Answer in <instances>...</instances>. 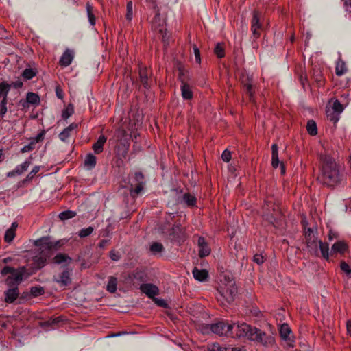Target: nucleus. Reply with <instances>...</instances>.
Returning <instances> with one entry per match:
<instances>
[{
	"instance_id": "f257e3e1",
	"label": "nucleus",
	"mask_w": 351,
	"mask_h": 351,
	"mask_svg": "<svg viewBox=\"0 0 351 351\" xmlns=\"http://www.w3.org/2000/svg\"><path fill=\"white\" fill-rule=\"evenodd\" d=\"M321 160L323 163L322 168L317 179L322 184L334 188L342 180V174L340 173L339 166L330 156H322Z\"/></svg>"
},
{
	"instance_id": "2f4dec72",
	"label": "nucleus",
	"mask_w": 351,
	"mask_h": 351,
	"mask_svg": "<svg viewBox=\"0 0 351 351\" xmlns=\"http://www.w3.org/2000/svg\"><path fill=\"white\" fill-rule=\"evenodd\" d=\"M10 86L9 84L5 82H2L0 83V97H3V99H7L8 94L10 90Z\"/></svg>"
},
{
	"instance_id": "c756f323",
	"label": "nucleus",
	"mask_w": 351,
	"mask_h": 351,
	"mask_svg": "<svg viewBox=\"0 0 351 351\" xmlns=\"http://www.w3.org/2000/svg\"><path fill=\"white\" fill-rule=\"evenodd\" d=\"M144 184H131L130 185V195L133 198H135L143 189Z\"/></svg>"
},
{
	"instance_id": "6ab92c4d",
	"label": "nucleus",
	"mask_w": 351,
	"mask_h": 351,
	"mask_svg": "<svg viewBox=\"0 0 351 351\" xmlns=\"http://www.w3.org/2000/svg\"><path fill=\"white\" fill-rule=\"evenodd\" d=\"M348 250V245L344 241H337L331 247L330 256L337 253L343 254Z\"/></svg>"
},
{
	"instance_id": "9d476101",
	"label": "nucleus",
	"mask_w": 351,
	"mask_h": 351,
	"mask_svg": "<svg viewBox=\"0 0 351 351\" xmlns=\"http://www.w3.org/2000/svg\"><path fill=\"white\" fill-rule=\"evenodd\" d=\"M180 74L179 78L182 82L181 85V94L182 97L185 100H191L193 97V93L191 90V86L184 82V79L183 78L184 71L180 68L179 69Z\"/></svg>"
},
{
	"instance_id": "58836bf2",
	"label": "nucleus",
	"mask_w": 351,
	"mask_h": 351,
	"mask_svg": "<svg viewBox=\"0 0 351 351\" xmlns=\"http://www.w3.org/2000/svg\"><path fill=\"white\" fill-rule=\"evenodd\" d=\"M214 52L218 58H222L225 56L224 48L222 43L216 44Z\"/></svg>"
},
{
	"instance_id": "7c9ffc66",
	"label": "nucleus",
	"mask_w": 351,
	"mask_h": 351,
	"mask_svg": "<svg viewBox=\"0 0 351 351\" xmlns=\"http://www.w3.org/2000/svg\"><path fill=\"white\" fill-rule=\"evenodd\" d=\"M117 279L114 276H110L106 285V290L111 293L117 291Z\"/></svg>"
},
{
	"instance_id": "72a5a7b5",
	"label": "nucleus",
	"mask_w": 351,
	"mask_h": 351,
	"mask_svg": "<svg viewBox=\"0 0 351 351\" xmlns=\"http://www.w3.org/2000/svg\"><path fill=\"white\" fill-rule=\"evenodd\" d=\"M86 8L89 23L92 26H93L95 25V17L93 12V7L89 3H87Z\"/></svg>"
},
{
	"instance_id": "f03ea898",
	"label": "nucleus",
	"mask_w": 351,
	"mask_h": 351,
	"mask_svg": "<svg viewBox=\"0 0 351 351\" xmlns=\"http://www.w3.org/2000/svg\"><path fill=\"white\" fill-rule=\"evenodd\" d=\"M250 341L260 344L266 348H271L276 346V339L273 332L267 333L265 331L256 328L254 330V334Z\"/></svg>"
},
{
	"instance_id": "20e7f679",
	"label": "nucleus",
	"mask_w": 351,
	"mask_h": 351,
	"mask_svg": "<svg viewBox=\"0 0 351 351\" xmlns=\"http://www.w3.org/2000/svg\"><path fill=\"white\" fill-rule=\"evenodd\" d=\"M232 325H233L232 331L234 332V337H246L250 340H251L253 336L254 330L256 328V327H253L246 323H233Z\"/></svg>"
},
{
	"instance_id": "a878e982",
	"label": "nucleus",
	"mask_w": 351,
	"mask_h": 351,
	"mask_svg": "<svg viewBox=\"0 0 351 351\" xmlns=\"http://www.w3.org/2000/svg\"><path fill=\"white\" fill-rule=\"evenodd\" d=\"M272 149V160L271 165L274 168H277L280 164L278 158V148L276 144H273L271 146Z\"/></svg>"
},
{
	"instance_id": "e433bc0d",
	"label": "nucleus",
	"mask_w": 351,
	"mask_h": 351,
	"mask_svg": "<svg viewBox=\"0 0 351 351\" xmlns=\"http://www.w3.org/2000/svg\"><path fill=\"white\" fill-rule=\"evenodd\" d=\"M339 113L330 110V109L326 110L327 119L332 121L333 123H336L339 120Z\"/></svg>"
},
{
	"instance_id": "ea45409f",
	"label": "nucleus",
	"mask_w": 351,
	"mask_h": 351,
	"mask_svg": "<svg viewBox=\"0 0 351 351\" xmlns=\"http://www.w3.org/2000/svg\"><path fill=\"white\" fill-rule=\"evenodd\" d=\"M164 250V247L159 242H154L150 246V251L154 254L160 253Z\"/></svg>"
},
{
	"instance_id": "473e14b6",
	"label": "nucleus",
	"mask_w": 351,
	"mask_h": 351,
	"mask_svg": "<svg viewBox=\"0 0 351 351\" xmlns=\"http://www.w3.org/2000/svg\"><path fill=\"white\" fill-rule=\"evenodd\" d=\"M37 73L38 72L36 69L27 68L23 71L21 76L25 80H29L32 79L34 76H36Z\"/></svg>"
},
{
	"instance_id": "5fc2aeb1",
	"label": "nucleus",
	"mask_w": 351,
	"mask_h": 351,
	"mask_svg": "<svg viewBox=\"0 0 351 351\" xmlns=\"http://www.w3.org/2000/svg\"><path fill=\"white\" fill-rule=\"evenodd\" d=\"M332 111H334V112H338V113H341L343 112V106L342 104L340 103L339 101L338 100H335L333 103V105H332V109L330 110Z\"/></svg>"
},
{
	"instance_id": "2eb2a0df",
	"label": "nucleus",
	"mask_w": 351,
	"mask_h": 351,
	"mask_svg": "<svg viewBox=\"0 0 351 351\" xmlns=\"http://www.w3.org/2000/svg\"><path fill=\"white\" fill-rule=\"evenodd\" d=\"M53 280L60 284L62 287L69 285L71 283V272L69 269H65L60 275V278L58 279L54 278Z\"/></svg>"
},
{
	"instance_id": "1a4fd4ad",
	"label": "nucleus",
	"mask_w": 351,
	"mask_h": 351,
	"mask_svg": "<svg viewBox=\"0 0 351 351\" xmlns=\"http://www.w3.org/2000/svg\"><path fill=\"white\" fill-rule=\"evenodd\" d=\"M25 272V267H22L19 268V272H15L12 276H9L5 280V284L9 288L18 287L19 284L23 280V276Z\"/></svg>"
},
{
	"instance_id": "ddd939ff",
	"label": "nucleus",
	"mask_w": 351,
	"mask_h": 351,
	"mask_svg": "<svg viewBox=\"0 0 351 351\" xmlns=\"http://www.w3.org/2000/svg\"><path fill=\"white\" fill-rule=\"evenodd\" d=\"M140 290L148 298L154 299L159 293V289L157 286L152 283H144L140 286Z\"/></svg>"
},
{
	"instance_id": "0eeeda50",
	"label": "nucleus",
	"mask_w": 351,
	"mask_h": 351,
	"mask_svg": "<svg viewBox=\"0 0 351 351\" xmlns=\"http://www.w3.org/2000/svg\"><path fill=\"white\" fill-rule=\"evenodd\" d=\"M279 334L281 339L285 342L287 348H293L295 346V338L292 335V331L287 324L280 325Z\"/></svg>"
},
{
	"instance_id": "680f3d73",
	"label": "nucleus",
	"mask_w": 351,
	"mask_h": 351,
	"mask_svg": "<svg viewBox=\"0 0 351 351\" xmlns=\"http://www.w3.org/2000/svg\"><path fill=\"white\" fill-rule=\"evenodd\" d=\"M35 143L32 141H30V143L26 145H25L21 149V152L22 153H25L30 152L33 150L35 148Z\"/></svg>"
},
{
	"instance_id": "6e6552de",
	"label": "nucleus",
	"mask_w": 351,
	"mask_h": 351,
	"mask_svg": "<svg viewBox=\"0 0 351 351\" xmlns=\"http://www.w3.org/2000/svg\"><path fill=\"white\" fill-rule=\"evenodd\" d=\"M34 245L38 247L39 254L47 259H49L53 254V250L48 243V237H44L37 239Z\"/></svg>"
},
{
	"instance_id": "37998d69",
	"label": "nucleus",
	"mask_w": 351,
	"mask_h": 351,
	"mask_svg": "<svg viewBox=\"0 0 351 351\" xmlns=\"http://www.w3.org/2000/svg\"><path fill=\"white\" fill-rule=\"evenodd\" d=\"M45 293L43 287L40 286L32 287L30 289V293L33 297H37L43 295Z\"/></svg>"
},
{
	"instance_id": "e2e57ef3",
	"label": "nucleus",
	"mask_w": 351,
	"mask_h": 351,
	"mask_svg": "<svg viewBox=\"0 0 351 351\" xmlns=\"http://www.w3.org/2000/svg\"><path fill=\"white\" fill-rule=\"evenodd\" d=\"M48 243H49L50 247L53 250L54 252L58 250H59L60 247H61L60 241H56V242H52L50 240V238L48 237Z\"/></svg>"
},
{
	"instance_id": "423d86ee",
	"label": "nucleus",
	"mask_w": 351,
	"mask_h": 351,
	"mask_svg": "<svg viewBox=\"0 0 351 351\" xmlns=\"http://www.w3.org/2000/svg\"><path fill=\"white\" fill-rule=\"evenodd\" d=\"M233 325L224 321H219L213 324V333L219 336H230L234 337L232 331Z\"/></svg>"
},
{
	"instance_id": "a18cd8bd",
	"label": "nucleus",
	"mask_w": 351,
	"mask_h": 351,
	"mask_svg": "<svg viewBox=\"0 0 351 351\" xmlns=\"http://www.w3.org/2000/svg\"><path fill=\"white\" fill-rule=\"evenodd\" d=\"M61 320L62 319L60 317L54 319H51L47 321L42 322L41 326L44 328H48L53 325L58 324Z\"/></svg>"
},
{
	"instance_id": "13d9d810",
	"label": "nucleus",
	"mask_w": 351,
	"mask_h": 351,
	"mask_svg": "<svg viewBox=\"0 0 351 351\" xmlns=\"http://www.w3.org/2000/svg\"><path fill=\"white\" fill-rule=\"evenodd\" d=\"M241 82L243 85L252 83V76L243 73L241 77Z\"/></svg>"
},
{
	"instance_id": "4468645a",
	"label": "nucleus",
	"mask_w": 351,
	"mask_h": 351,
	"mask_svg": "<svg viewBox=\"0 0 351 351\" xmlns=\"http://www.w3.org/2000/svg\"><path fill=\"white\" fill-rule=\"evenodd\" d=\"M197 244L199 257H206L210 254V248L208 247L207 242L203 237H199Z\"/></svg>"
},
{
	"instance_id": "6e6d98bb",
	"label": "nucleus",
	"mask_w": 351,
	"mask_h": 351,
	"mask_svg": "<svg viewBox=\"0 0 351 351\" xmlns=\"http://www.w3.org/2000/svg\"><path fill=\"white\" fill-rule=\"evenodd\" d=\"M243 86L245 88L246 94L249 95L250 99L252 100L254 95L252 83L244 84Z\"/></svg>"
},
{
	"instance_id": "f704fd0d",
	"label": "nucleus",
	"mask_w": 351,
	"mask_h": 351,
	"mask_svg": "<svg viewBox=\"0 0 351 351\" xmlns=\"http://www.w3.org/2000/svg\"><path fill=\"white\" fill-rule=\"evenodd\" d=\"M306 130L309 134L315 136L317 134V124L315 121L309 120L306 124Z\"/></svg>"
},
{
	"instance_id": "052dcab7",
	"label": "nucleus",
	"mask_w": 351,
	"mask_h": 351,
	"mask_svg": "<svg viewBox=\"0 0 351 351\" xmlns=\"http://www.w3.org/2000/svg\"><path fill=\"white\" fill-rule=\"evenodd\" d=\"M70 136L71 132H69L65 128L62 132L60 133L59 138L62 141L65 142Z\"/></svg>"
},
{
	"instance_id": "338daca9",
	"label": "nucleus",
	"mask_w": 351,
	"mask_h": 351,
	"mask_svg": "<svg viewBox=\"0 0 351 351\" xmlns=\"http://www.w3.org/2000/svg\"><path fill=\"white\" fill-rule=\"evenodd\" d=\"M221 158L224 162H229L231 159V153L228 149L223 151L221 154Z\"/></svg>"
},
{
	"instance_id": "39448f33",
	"label": "nucleus",
	"mask_w": 351,
	"mask_h": 351,
	"mask_svg": "<svg viewBox=\"0 0 351 351\" xmlns=\"http://www.w3.org/2000/svg\"><path fill=\"white\" fill-rule=\"evenodd\" d=\"M264 29L262 14L260 12L254 10L252 12L251 20V31L254 39L261 36V32Z\"/></svg>"
},
{
	"instance_id": "4c0bfd02",
	"label": "nucleus",
	"mask_w": 351,
	"mask_h": 351,
	"mask_svg": "<svg viewBox=\"0 0 351 351\" xmlns=\"http://www.w3.org/2000/svg\"><path fill=\"white\" fill-rule=\"evenodd\" d=\"M75 216H76V213L74 212V211L70 210L61 212L59 214V218L62 221H64V220H67V219H71V218H73V217H74Z\"/></svg>"
},
{
	"instance_id": "69168bd1",
	"label": "nucleus",
	"mask_w": 351,
	"mask_h": 351,
	"mask_svg": "<svg viewBox=\"0 0 351 351\" xmlns=\"http://www.w3.org/2000/svg\"><path fill=\"white\" fill-rule=\"evenodd\" d=\"M253 261L260 265L264 263L265 258L262 254H255L253 257Z\"/></svg>"
},
{
	"instance_id": "864d4df0",
	"label": "nucleus",
	"mask_w": 351,
	"mask_h": 351,
	"mask_svg": "<svg viewBox=\"0 0 351 351\" xmlns=\"http://www.w3.org/2000/svg\"><path fill=\"white\" fill-rule=\"evenodd\" d=\"M19 268L18 269H16L12 267L5 266L2 269L1 273L2 275H6V274H10V276H12L13 274H14L15 272H19Z\"/></svg>"
},
{
	"instance_id": "393cba45",
	"label": "nucleus",
	"mask_w": 351,
	"mask_h": 351,
	"mask_svg": "<svg viewBox=\"0 0 351 351\" xmlns=\"http://www.w3.org/2000/svg\"><path fill=\"white\" fill-rule=\"evenodd\" d=\"M319 248L322 257L324 259L328 260L330 255L328 244L327 243L322 242V241H319Z\"/></svg>"
},
{
	"instance_id": "bb28decb",
	"label": "nucleus",
	"mask_w": 351,
	"mask_h": 351,
	"mask_svg": "<svg viewBox=\"0 0 351 351\" xmlns=\"http://www.w3.org/2000/svg\"><path fill=\"white\" fill-rule=\"evenodd\" d=\"M348 69L346 66V63L341 59L337 62L336 68H335V73L338 76H341L347 72Z\"/></svg>"
},
{
	"instance_id": "c9c22d12",
	"label": "nucleus",
	"mask_w": 351,
	"mask_h": 351,
	"mask_svg": "<svg viewBox=\"0 0 351 351\" xmlns=\"http://www.w3.org/2000/svg\"><path fill=\"white\" fill-rule=\"evenodd\" d=\"M27 102L31 104H38L40 102L39 96L34 93L29 92L27 94L26 96Z\"/></svg>"
},
{
	"instance_id": "c85d7f7f",
	"label": "nucleus",
	"mask_w": 351,
	"mask_h": 351,
	"mask_svg": "<svg viewBox=\"0 0 351 351\" xmlns=\"http://www.w3.org/2000/svg\"><path fill=\"white\" fill-rule=\"evenodd\" d=\"M47 260V258L39 254L34 258V267L38 269H41L46 265Z\"/></svg>"
},
{
	"instance_id": "dca6fc26",
	"label": "nucleus",
	"mask_w": 351,
	"mask_h": 351,
	"mask_svg": "<svg viewBox=\"0 0 351 351\" xmlns=\"http://www.w3.org/2000/svg\"><path fill=\"white\" fill-rule=\"evenodd\" d=\"M150 73L147 68H141L139 70L140 81L144 88L148 89L151 86V81L149 79Z\"/></svg>"
},
{
	"instance_id": "774afa93",
	"label": "nucleus",
	"mask_w": 351,
	"mask_h": 351,
	"mask_svg": "<svg viewBox=\"0 0 351 351\" xmlns=\"http://www.w3.org/2000/svg\"><path fill=\"white\" fill-rule=\"evenodd\" d=\"M210 350L211 351H224L225 347H221L219 343H215L210 346Z\"/></svg>"
},
{
	"instance_id": "bf43d9fd",
	"label": "nucleus",
	"mask_w": 351,
	"mask_h": 351,
	"mask_svg": "<svg viewBox=\"0 0 351 351\" xmlns=\"http://www.w3.org/2000/svg\"><path fill=\"white\" fill-rule=\"evenodd\" d=\"M7 99H2L0 104V118H3L7 112Z\"/></svg>"
},
{
	"instance_id": "7ed1b4c3",
	"label": "nucleus",
	"mask_w": 351,
	"mask_h": 351,
	"mask_svg": "<svg viewBox=\"0 0 351 351\" xmlns=\"http://www.w3.org/2000/svg\"><path fill=\"white\" fill-rule=\"evenodd\" d=\"M219 295L217 300L223 304L226 302L228 304L232 303L237 294V287L234 280H229L224 287H221L217 290Z\"/></svg>"
},
{
	"instance_id": "8fccbe9b",
	"label": "nucleus",
	"mask_w": 351,
	"mask_h": 351,
	"mask_svg": "<svg viewBox=\"0 0 351 351\" xmlns=\"http://www.w3.org/2000/svg\"><path fill=\"white\" fill-rule=\"evenodd\" d=\"M115 136L118 141H120L121 138H126V137L131 136V135L128 134L124 129L119 128L116 130Z\"/></svg>"
},
{
	"instance_id": "f3484780",
	"label": "nucleus",
	"mask_w": 351,
	"mask_h": 351,
	"mask_svg": "<svg viewBox=\"0 0 351 351\" xmlns=\"http://www.w3.org/2000/svg\"><path fill=\"white\" fill-rule=\"evenodd\" d=\"M267 208H264L265 212L264 213V216L265 219L271 224H275L277 223V220L278 217L280 216V213L278 211H276L275 208H273V213H270L269 210V205H267Z\"/></svg>"
},
{
	"instance_id": "3c124183",
	"label": "nucleus",
	"mask_w": 351,
	"mask_h": 351,
	"mask_svg": "<svg viewBox=\"0 0 351 351\" xmlns=\"http://www.w3.org/2000/svg\"><path fill=\"white\" fill-rule=\"evenodd\" d=\"M16 233L12 230L8 229L5 233L4 240L7 243H10L15 237Z\"/></svg>"
},
{
	"instance_id": "603ef678",
	"label": "nucleus",
	"mask_w": 351,
	"mask_h": 351,
	"mask_svg": "<svg viewBox=\"0 0 351 351\" xmlns=\"http://www.w3.org/2000/svg\"><path fill=\"white\" fill-rule=\"evenodd\" d=\"M134 182L135 184H141L145 185L143 174L140 171L136 172L134 176Z\"/></svg>"
},
{
	"instance_id": "aec40b11",
	"label": "nucleus",
	"mask_w": 351,
	"mask_h": 351,
	"mask_svg": "<svg viewBox=\"0 0 351 351\" xmlns=\"http://www.w3.org/2000/svg\"><path fill=\"white\" fill-rule=\"evenodd\" d=\"M73 59V52L71 50L66 49L60 58V64L63 66H68L71 64Z\"/></svg>"
},
{
	"instance_id": "a211bd4d",
	"label": "nucleus",
	"mask_w": 351,
	"mask_h": 351,
	"mask_svg": "<svg viewBox=\"0 0 351 351\" xmlns=\"http://www.w3.org/2000/svg\"><path fill=\"white\" fill-rule=\"evenodd\" d=\"M19 295V290L18 287L9 288L5 291V302L7 303H13Z\"/></svg>"
},
{
	"instance_id": "5701e85b",
	"label": "nucleus",
	"mask_w": 351,
	"mask_h": 351,
	"mask_svg": "<svg viewBox=\"0 0 351 351\" xmlns=\"http://www.w3.org/2000/svg\"><path fill=\"white\" fill-rule=\"evenodd\" d=\"M53 262L56 264H61V263H66L69 264L71 263L72 259L70 256L65 254L59 253L56 256H54L53 258Z\"/></svg>"
},
{
	"instance_id": "a19ab883",
	"label": "nucleus",
	"mask_w": 351,
	"mask_h": 351,
	"mask_svg": "<svg viewBox=\"0 0 351 351\" xmlns=\"http://www.w3.org/2000/svg\"><path fill=\"white\" fill-rule=\"evenodd\" d=\"M183 200L189 206H193L196 203V198L189 193L184 194Z\"/></svg>"
},
{
	"instance_id": "4d7b16f0",
	"label": "nucleus",
	"mask_w": 351,
	"mask_h": 351,
	"mask_svg": "<svg viewBox=\"0 0 351 351\" xmlns=\"http://www.w3.org/2000/svg\"><path fill=\"white\" fill-rule=\"evenodd\" d=\"M243 86L245 88L246 94L249 95L250 99L252 100L254 95L252 83L244 84Z\"/></svg>"
},
{
	"instance_id": "b1692460",
	"label": "nucleus",
	"mask_w": 351,
	"mask_h": 351,
	"mask_svg": "<svg viewBox=\"0 0 351 351\" xmlns=\"http://www.w3.org/2000/svg\"><path fill=\"white\" fill-rule=\"evenodd\" d=\"M96 160V157L93 154H88L84 161V166L90 170L95 167Z\"/></svg>"
},
{
	"instance_id": "0e129e2a",
	"label": "nucleus",
	"mask_w": 351,
	"mask_h": 351,
	"mask_svg": "<svg viewBox=\"0 0 351 351\" xmlns=\"http://www.w3.org/2000/svg\"><path fill=\"white\" fill-rule=\"evenodd\" d=\"M340 267L341 270L345 272L348 276L350 275L351 274V269L348 264H347L346 262L342 261L340 265Z\"/></svg>"
},
{
	"instance_id": "9b49d317",
	"label": "nucleus",
	"mask_w": 351,
	"mask_h": 351,
	"mask_svg": "<svg viewBox=\"0 0 351 351\" xmlns=\"http://www.w3.org/2000/svg\"><path fill=\"white\" fill-rule=\"evenodd\" d=\"M306 247L309 253L314 256L319 255L318 244L319 241L314 236H311V233H306Z\"/></svg>"
},
{
	"instance_id": "f8f14e48",
	"label": "nucleus",
	"mask_w": 351,
	"mask_h": 351,
	"mask_svg": "<svg viewBox=\"0 0 351 351\" xmlns=\"http://www.w3.org/2000/svg\"><path fill=\"white\" fill-rule=\"evenodd\" d=\"M132 136L121 138L119 141V145L117 147V154L121 158H125L130 146Z\"/></svg>"
},
{
	"instance_id": "09e8293b",
	"label": "nucleus",
	"mask_w": 351,
	"mask_h": 351,
	"mask_svg": "<svg viewBox=\"0 0 351 351\" xmlns=\"http://www.w3.org/2000/svg\"><path fill=\"white\" fill-rule=\"evenodd\" d=\"M132 10H133V4L131 1H129L126 5V14L125 18L129 22L132 19Z\"/></svg>"
},
{
	"instance_id": "cd10ccee",
	"label": "nucleus",
	"mask_w": 351,
	"mask_h": 351,
	"mask_svg": "<svg viewBox=\"0 0 351 351\" xmlns=\"http://www.w3.org/2000/svg\"><path fill=\"white\" fill-rule=\"evenodd\" d=\"M312 73H313V77L314 80L317 82V83L319 86L323 85L324 79H323L322 72L320 68L317 66H314L313 69Z\"/></svg>"
},
{
	"instance_id": "49530a36",
	"label": "nucleus",
	"mask_w": 351,
	"mask_h": 351,
	"mask_svg": "<svg viewBox=\"0 0 351 351\" xmlns=\"http://www.w3.org/2000/svg\"><path fill=\"white\" fill-rule=\"evenodd\" d=\"M73 106L72 104H69L68 106L62 110V117L64 119H67L73 113Z\"/></svg>"
},
{
	"instance_id": "c03bdc74",
	"label": "nucleus",
	"mask_w": 351,
	"mask_h": 351,
	"mask_svg": "<svg viewBox=\"0 0 351 351\" xmlns=\"http://www.w3.org/2000/svg\"><path fill=\"white\" fill-rule=\"evenodd\" d=\"M199 330L204 335L213 333V324H204L199 326Z\"/></svg>"
},
{
	"instance_id": "de8ad7c7",
	"label": "nucleus",
	"mask_w": 351,
	"mask_h": 351,
	"mask_svg": "<svg viewBox=\"0 0 351 351\" xmlns=\"http://www.w3.org/2000/svg\"><path fill=\"white\" fill-rule=\"evenodd\" d=\"M93 230H94V228L92 226H88L86 228H82L78 232V236L80 238L86 237L90 235L93 233Z\"/></svg>"
},
{
	"instance_id": "4be33fe9",
	"label": "nucleus",
	"mask_w": 351,
	"mask_h": 351,
	"mask_svg": "<svg viewBox=\"0 0 351 351\" xmlns=\"http://www.w3.org/2000/svg\"><path fill=\"white\" fill-rule=\"evenodd\" d=\"M106 141V138L104 135H101L97 142L93 145V149L96 154L103 152V147Z\"/></svg>"
},
{
	"instance_id": "412c9836",
	"label": "nucleus",
	"mask_w": 351,
	"mask_h": 351,
	"mask_svg": "<svg viewBox=\"0 0 351 351\" xmlns=\"http://www.w3.org/2000/svg\"><path fill=\"white\" fill-rule=\"evenodd\" d=\"M192 274L195 280L204 282L206 281L208 278V272L206 269H198L197 267H195Z\"/></svg>"
},
{
	"instance_id": "79ce46f5",
	"label": "nucleus",
	"mask_w": 351,
	"mask_h": 351,
	"mask_svg": "<svg viewBox=\"0 0 351 351\" xmlns=\"http://www.w3.org/2000/svg\"><path fill=\"white\" fill-rule=\"evenodd\" d=\"M30 161L25 160L23 163L20 165H18L15 168V172H16L17 175H21L24 171H25L28 167L30 165Z\"/></svg>"
}]
</instances>
